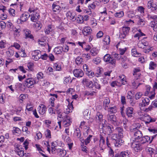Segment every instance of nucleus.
Segmentation results:
<instances>
[{
    "label": "nucleus",
    "instance_id": "nucleus-19",
    "mask_svg": "<svg viewBox=\"0 0 157 157\" xmlns=\"http://www.w3.org/2000/svg\"><path fill=\"white\" fill-rule=\"evenodd\" d=\"M38 109H39V113L40 114L43 115L46 112L47 108L43 104H41V105L39 106Z\"/></svg>",
    "mask_w": 157,
    "mask_h": 157
},
{
    "label": "nucleus",
    "instance_id": "nucleus-42",
    "mask_svg": "<svg viewBox=\"0 0 157 157\" xmlns=\"http://www.w3.org/2000/svg\"><path fill=\"white\" fill-rule=\"evenodd\" d=\"M156 64L154 62L151 61L149 64V69L154 70L156 67Z\"/></svg>",
    "mask_w": 157,
    "mask_h": 157
},
{
    "label": "nucleus",
    "instance_id": "nucleus-31",
    "mask_svg": "<svg viewBox=\"0 0 157 157\" xmlns=\"http://www.w3.org/2000/svg\"><path fill=\"white\" fill-rule=\"evenodd\" d=\"M100 140L99 143V146L100 148H102L103 145L105 143V139L100 134Z\"/></svg>",
    "mask_w": 157,
    "mask_h": 157
},
{
    "label": "nucleus",
    "instance_id": "nucleus-58",
    "mask_svg": "<svg viewBox=\"0 0 157 157\" xmlns=\"http://www.w3.org/2000/svg\"><path fill=\"white\" fill-rule=\"evenodd\" d=\"M147 18L148 19L157 20V15H147Z\"/></svg>",
    "mask_w": 157,
    "mask_h": 157
},
{
    "label": "nucleus",
    "instance_id": "nucleus-55",
    "mask_svg": "<svg viewBox=\"0 0 157 157\" xmlns=\"http://www.w3.org/2000/svg\"><path fill=\"white\" fill-rule=\"evenodd\" d=\"M84 117L86 119H88L90 117V114L89 113L88 110H86L83 113Z\"/></svg>",
    "mask_w": 157,
    "mask_h": 157
},
{
    "label": "nucleus",
    "instance_id": "nucleus-47",
    "mask_svg": "<svg viewBox=\"0 0 157 157\" xmlns=\"http://www.w3.org/2000/svg\"><path fill=\"white\" fill-rule=\"evenodd\" d=\"M107 131L109 132V134H110L112 133L114 130V128L112 125H109L107 126Z\"/></svg>",
    "mask_w": 157,
    "mask_h": 157
},
{
    "label": "nucleus",
    "instance_id": "nucleus-26",
    "mask_svg": "<svg viewBox=\"0 0 157 157\" xmlns=\"http://www.w3.org/2000/svg\"><path fill=\"white\" fill-rule=\"evenodd\" d=\"M83 59L80 57H78L75 60L76 64L78 66L82 65L83 62Z\"/></svg>",
    "mask_w": 157,
    "mask_h": 157
},
{
    "label": "nucleus",
    "instance_id": "nucleus-20",
    "mask_svg": "<svg viewBox=\"0 0 157 157\" xmlns=\"http://www.w3.org/2000/svg\"><path fill=\"white\" fill-rule=\"evenodd\" d=\"M141 140L139 141L141 144H144L147 143H149L150 140V137L148 136H145L141 137Z\"/></svg>",
    "mask_w": 157,
    "mask_h": 157
},
{
    "label": "nucleus",
    "instance_id": "nucleus-35",
    "mask_svg": "<svg viewBox=\"0 0 157 157\" xmlns=\"http://www.w3.org/2000/svg\"><path fill=\"white\" fill-rule=\"evenodd\" d=\"M12 131L14 134H20L21 133V130L17 127H14Z\"/></svg>",
    "mask_w": 157,
    "mask_h": 157
},
{
    "label": "nucleus",
    "instance_id": "nucleus-44",
    "mask_svg": "<svg viewBox=\"0 0 157 157\" xmlns=\"http://www.w3.org/2000/svg\"><path fill=\"white\" fill-rule=\"evenodd\" d=\"M68 109H67V111L66 112L67 113H69L72 111V110L73 108V105L72 104V102L70 104H69L67 106Z\"/></svg>",
    "mask_w": 157,
    "mask_h": 157
},
{
    "label": "nucleus",
    "instance_id": "nucleus-5",
    "mask_svg": "<svg viewBox=\"0 0 157 157\" xmlns=\"http://www.w3.org/2000/svg\"><path fill=\"white\" fill-rule=\"evenodd\" d=\"M83 85L89 88H93L94 85L93 82L88 79L86 78H83L81 82Z\"/></svg>",
    "mask_w": 157,
    "mask_h": 157
},
{
    "label": "nucleus",
    "instance_id": "nucleus-15",
    "mask_svg": "<svg viewBox=\"0 0 157 157\" xmlns=\"http://www.w3.org/2000/svg\"><path fill=\"white\" fill-rule=\"evenodd\" d=\"M150 100L148 98L142 99V101L139 104V106L143 107L148 105L149 104Z\"/></svg>",
    "mask_w": 157,
    "mask_h": 157
},
{
    "label": "nucleus",
    "instance_id": "nucleus-60",
    "mask_svg": "<svg viewBox=\"0 0 157 157\" xmlns=\"http://www.w3.org/2000/svg\"><path fill=\"white\" fill-rule=\"evenodd\" d=\"M56 142H52V147H51L52 148V153H53L54 151H55L56 149H57L56 148H55V147L56 146Z\"/></svg>",
    "mask_w": 157,
    "mask_h": 157
},
{
    "label": "nucleus",
    "instance_id": "nucleus-18",
    "mask_svg": "<svg viewBox=\"0 0 157 157\" xmlns=\"http://www.w3.org/2000/svg\"><path fill=\"white\" fill-rule=\"evenodd\" d=\"M74 136L77 138H79V140L81 142H82V141H83V139H82L81 137V135L80 131L79 128H77L75 129L74 131Z\"/></svg>",
    "mask_w": 157,
    "mask_h": 157
},
{
    "label": "nucleus",
    "instance_id": "nucleus-34",
    "mask_svg": "<svg viewBox=\"0 0 157 157\" xmlns=\"http://www.w3.org/2000/svg\"><path fill=\"white\" fill-rule=\"evenodd\" d=\"M62 47L59 46L55 48L54 49V52L56 54H60L62 53Z\"/></svg>",
    "mask_w": 157,
    "mask_h": 157
},
{
    "label": "nucleus",
    "instance_id": "nucleus-36",
    "mask_svg": "<svg viewBox=\"0 0 157 157\" xmlns=\"http://www.w3.org/2000/svg\"><path fill=\"white\" fill-rule=\"evenodd\" d=\"M92 135H89L87 138L85 140H83V141H82V142L83 143L84 142L85 145H87L90 143L91 139L92 138Z\"/></svg>",
    "mask_w": 157,
    "mask_h": 157
},
{
    "label": "nucleus",
    "instance_id": "nucleus-37",
    "mask_svg": "<svg viewBox=\"0 0 157 157\" xmlns=\"http://www.w3.org/2000/svg\"><path fill=\"white\" fill-rule=\"evenodd\" d=\"M132 55L135 57H138L140 56L141 54L137 52L136 50L135 49H133L132 50Z\"/></svg>",
    "mask_w": 157,
    "mask_h": 157
},
{
    "label": "nucleus",
    "instance_id": "nucleus-6",
    "mask_svg": "<svg viewBox=\"0 0 157 157\" xmlns=\"http://www.w3.org/2000/svg\"><path fill=\"white\" fill-rule=\"evenodd\" d=\"M32 58L35 60H38L41 56V52L38 50H35L32 52Z\"/></svg>",
    "mask_w": 157,
    "mask_h": 157
},
{
    "label": "nucleus",
    "instance_id": "nucleus-39",
    "mask_svg": "<svg viewBox=\"0 0 157 157\" xmlns=\"http://www.w3.org/2000/svg\"><path fill=\"white\" fill-rule=\"evenodd\" d=\"M34 26L39 29H40L42 27V25L38 21L37 22H35L34 24Z\"/></svg>",
    "mask_w": 157,
    "mask_h": 157
},
{
    "label": "nucleus",
    "instance_id": "nucleus-9",
    "mask_svg": "<svg viewBox=\"0 0 157 157\" xmlns=\"http://www.w3.org/2000/svg\"><path fill=\"white\" fill-rule=\"evenodd\" d=\"M146 38H144L142 39H141L140 41L137 44V46L138 47L144 48L145 47L147 46L148 45V42L146 41L145 39Z\"/></svg>",
    "mask_w": 157,
    "mask_h": 157
},
{
    "label": "nucleus",
    "instance_id": "nucleus-51",
    "mask_svg": "<svg viewBox=\"0 0 157 157\" xmlns=\"http://www.w3.org/2000/svg\"><path fill=\"white\" fill-rule=\"evenodd\" d=\"M43 74L41 72H39L36 75L37 81H38L43 78Z\"/></svg>",
    "mask_w": 157,
    "mask_h": 157
},
{
    "label": "nucleus",
    "instance_id": "nucleus-45",
    "mask_svg": "<svg viewBox=\"0 0 157 157\" xmlns=\"http://www.w3.org/2000/svg\"><path fill=\"white\" fill-rule=\"evenodd\" d=\"M52 10L54 12H56L57 10H59L60 7L58 5H56L55 3H53L52 5Z\"/></svg>",
    "mask_w": 157,
    "mask_h": 157
},
{
    "label": "nucleus",
    "instance_id": "nucleus-52",
    "mask_svg": "<svg viewBox=\"0 0 157 157\" xmlns=\"http://www.w3.org/2000/svg\"><path fill=\"white\" fill-rule=\"evenodd\" d=\"M6 53L8 56L11 57L14 55V52L13 50L10 49L6 52Z\"/></svg>",
    "mask_w": 157,
    "mask_h": 157
},
{
    "label": "nucleus",
    "instance_id": "nucleus-43",
    "mask_svg": "<svg viewBox=\"0 0 157 157\" xmlns=\"http://www.w3.org/2000/svg\"><path fill=\"white\" fill-rule=\"evenodd\" d=\"M30 15L28 13H23L21 17L22 19L25 20H27L30 17Z\"/></svg>",
    "mask_w": 157,
    "mask_h": 157
},
{
    "label": "nucleus",
    "instance_id": "nucleus-33",
    "mask_svg": "<svg viewBox=\"0 0 157 157\" xmlns=\"http://www.w3.org/2000/svg\"><path fill=\"white\" fill-rule=\"evenodd\" d=\"M108 111L109 113H115L117 112V109L116 106L110 107L108 109Z\"/></svg>",
    "mask_w": 157,
    "mask_h": 157
},
{
    "label": "nucleus",
    "instance_id": "nucleus-12",
    "mask_svg": "<svg viewBox=\"0 0 157 157\" xmlns=\"http://www.w3.org/2000/svg\"><path fill=\"white\" fill-rule=\"evenodd\" d=\"M130 28L128 27H123L122 29V33L120 35V37L121 38L124 39L128 33Z\"/></svg>",
    "mask_w": 157,
    "mask_h": 157
},
{
    "label": "nucleus",
    "instance_id": "nucleus-62",
    "mask_svg": "<svg viewBox=\"0 0 157 157\" xmlns=\"http://www.w3.org/2000/svg\"><path fill=\"white\" fill-rule=\"evenodd\" d=\"M137 10L139 12L143 15V13H144V8L143 7L139 6L138 7Z\"/></svg>",
    "mask_w": 157,
    "mask_h": 157
},
{
    "label": "nucleus",
    "instance_id": "nucleus-57",
    "mask_svg": "<svg viewBox=\"0 0 157 157\" xmlns=\"http://www.w3.org/2000/svg\"><path fill=\"white\" fill-rule=\"evenodd\" d=\"M83 68L84 71L87 72V73H89L90 69H89L88 65L86 64H84L83 66Z\"/></svg>",
    "mask_w": 157,
    "mask_h": 157
},
{
    "label": "nucleus",
    "instance_id": "nucleus-8",
    "mask_svg": "<svg viewBox=\"0 0 157 157\" xmlns=\"http://www.w3.org/2000/svg\"><path fill=\"white\" fill-rule=\"evenodd\" d=\"M73 72L74 76L78 78L82 77L84 74L83 71L80 69H74Z\"/></svg>",
    "mask_w": 157,
    "mask_h": 157
},
{
    "label": "nucleus",
    "instance_id": "nucleus-49",
    "mask_svg": "<svg viewBox=\"0 0 157 157\" xmlns=\"http://www.w3.org/2000/svg\"><path fill=\"white\" fill-rule=\"evenodd\" d=\"M45 134L46 136V137L47 138H51V131L50 130L48 129H47L45 132Z\"/></svg>",
    "mask_w": 157,
    "mask_h": 157
},
{
    "label": "nucleus",
    "instance_id": "nucleus-2",
    "mask_svg": "<svg viewBox=\"0 0 157 157\" xmlns=\"http://www.w3.org/2000/svg\"><path fill=\"white\" fill-rule=\"evenodd\" d=\"M38 81H37L36 78L28 77L26 78L23 83L24 86L29 88H32L34 84L38 82Z\"/></svg>",
    "mask_w": 157,
    "mask_h": 157
},
{
    "label": "nucleus",
    "instance_id": "nucleus-63",
    "mask_svg": "<svg viewBox=\"0 0 157 157\" xmlns=\"http://www.w3.org/2000/svg\"><path fill=\"white\" fill-rule=\"evenodd\" d=\"M53 67L56 70L59 71L61 69V67L57 63H55L53 65Z\"/></svg>",
    "mask_w": 157,
    "mask_h": 157
},
{
    "label": "nucleus",
    "instance_id": "nucleus-23",
    "mask_svg": "<svg viewBox=\"0 0 157 157\" xmlns=\"http://www.w3.org/2000/svg\"><path fill=\"white\" fill-rule=\"evenodd\" d=\"M134 132V135L136 139H140L141 137L143 136L142 132L139 130H137Z\"/></svg>",
    "mask_w": 157,
    "mask_h": 157
},
{
    "label": "nucleus",
    "instance_id": "nucleus-21",
    "mask_svg": "<svg viewBox=\"0 0 157 157\" xmlns=\"http://www.w3.org/2000/svg\"><path fill=\"white\" fill-rule=\"evenodd\" d=\"M133 109L132 107H128L126 109V112L127 116L129 117L133 116Z\"/></svg>",
    "mask_w": 157,
    "mask_h": 157
},
{
    "label": "nucleus",
    "instance_id": "nucleus-4",
    "mask_svg": "<svg viewBox=\"0 0 157 157\" xmlns=\"http://www.w3.org/2000/svg\"><path fill=\"white\" fill-rule=\"evenodd\" d=\"M131 147L137 152L140 151L142 148L141 145L139 141H134L132 143Z\"/></svg>",
    "mask_w": 157,
    "mask_h": 157
},
{
    "label": "nucleus",
    "instance_id": "nucleus-38",
    "mask_svg": "<svg viewBox=\"0 0 157 157\" xmlns=\"http://www.w3.org/2000/svg\"><path fill=\"white\" fill-rule=\"evenodd\" d=\"M119 60H120L121 63H124L125 62H128V59L125 56H123L119 59Z\"/></svg>",
    "mask_w": 157,
    "mask_h": 157
},
{
    "label": "nucleus",
    "instance_id": "nucleus-53",
    "mask_svg": "<svg viewBox=\"0 0 157 157\" xmlns=\"http://www.w3.org/2000/svg\"><path fill=\"white\" fill-rule=\"evenodd\" d=\"M6 99L5 95L2 94H0V103H3L4 102Z\"/></svg>",
    "mask_w": 157,
    "mask_h": 157
},
{
    "label": "nucleus",
    "instance_id": "nucleus-22",
    "mask_svg": "<svg viewBox=\"0 0 157 157\" xmlns=\"http://www.w3.org/2000/svg\"><path fill=\"white\" fill-rule=\"evenodd\" d=\"M33 109V105L31 103H28L26 104V109L25 112L26 115L29 114V113L28 112L32 111Z\"/></svg>",
    "mask_w": 157,
    "mask_h": 157
},
{
    "label": "nucleus",
    "instance_id": "nucleus-56",
    "mask_svg": "<svg viewBox=\"0 0 157 157\" xmlns=\"http://www.w3.org/2000/svg\"><path fill=\"white\" fill-rule=\"evenodd\" d=\"M124 15V12L123 11H120L119 12L116 13L115 14L116 17H121Z\"/></svg>",
    "mask_w": 157,
    "mask_h": 157
},
{
    "label": "nucleus",
    "instance_id": "nucleus-25",
    "mask_svg": "<svg viewBox=\"0 0 157 157\" xmlns=\"http://www.w3.org/2000/svg\"><path fill=\"white\" fill-rule=\"evenodd\" d=\"M129 154L128 152H121L119 154H116L115 157H129Z\"/></svg>",
    "mask_w": 157,
    "mask_h": 157
},
{
    "label": "nucleus",
    "instance_id": "nucleus-3",
    "mask_svg": "<svg viewBox=\"0 0 157 157\" xmlns=\"http://www.w3.org/2000/svg\"><path fill=\"white\" fill-rule=\"evenodd\" d=\"M103 59L105 62L112 65H115L116 64V59L113 57L111 56L109 54H106L103 57Z\"/></svg>",
    "mask_w": 157,
    "mask_h": 157
},
{
    "label": "nucleus",
    "instance_id": "nucleus-40",
    "mask_svg": "<svg viewBox=\"0 0 157 157\" xmlns=\"http://www.w3.org/2000/svg\"><path fill=\"white\" fill-rule=\"evenodd\" d=\"M145 34L142 33L140 30L139 31V33H136L134 36V37H138V40H140V37L142 36H145Z\"/></svg>",
    "mask_w": 157,
    "mask_h": 157
},
{
    "label": "nucleus",
    "instance_id": "nucleus-30",
    "mask_svg": "<svg viewBox=\"0 0 157 157\" xmlns=\"http://www.w3.org/2000/svg\"><path fill=\"white\" fill-rule=\"evenodd\" d=\"M53 30V29L52 28V26L50 25H48L47 27H45V33L46 34H49Z\"/></svg>",
    "mask_w": 157,
    "mask_h": 157
},
{
    "label": "nucleus",
    "instance_id": "nucleus-48",
    "mask_svg": "<svg viewBox=\"0 0 157 157\" xmlns=\"http://www.w3.org/2000/svg\"><path fill=\"white\" fill-rule=\"evenodd\" d=\"M143 95V94L142 93L138 92L135 94V98L136 100H138Z\"/></svg>",
    "mask_w": 157,
    "mask_h": 157
},
{
    "label": "nucleus",
    "instance_id": "nucleus-59",
    "mask_svg": "<svg viewBox=\"0 0 157 157\" xmlns=\"http://www.w3.org/2000/svg\"><path fill=\"white\" fill-rule=\"evenodd\" d=\"M154 4V3H153V0H149V1H148L147 3V8L148 9H151L153 6V5Z\"/></svg>",
    "mask_w": 157,
    "mask_h": 157
},
{
    "label": "nucleus",
    "instance_id": "nucleus-32",
    "mask_svg": "<svg viewBox=\"0 0 157 157\" xmlns=\"http://www.w3.org/2000/svg\"><path fill=\"white\" fill-rule=\"evenodd\" d=\"M31 20H37L39 19V17L40 16V15L38 13L36 12H35V13H32L31 14Z\"/></svg>",
    "mask_w": 157,
    "mask_h": 157
},
{
    "label": "nucleus",
    "instance_id": "nucleus-27",
    "mask_svg": "<svg viewBox=\"0 0 157 157\" xmlns=\"http://www.w3.org/2000/svg\"><path fill=\"white\" fill-rule=\"evenodd\" d=\"M26 38L32 39L33 38V35L31 34L30 31L28 29H25L24 30Z\"/></svg>",
    "mask_w": 157,
    "mask_h": 157
},
{
    "label": "nucleus",
    "instance_id": "nucleus-1",
    "mask_svg": "<svg viewBox=\"0 0 157 157\" xmlns=\"http://www.w3.org/2000/svg\"><path fill=\"white\" fill-rule=\"evenodd\" d=\"M111 138L116 147H120L123 143L124 141L121 139L122 138H120L119 135L117 134H113L110 135Z\"/></svg>",
    "mask_w": 157,
    "mask_h": 157
},
{
    "label": "nucleus",
    "instance_id": "nucleus-10",
    "mask_svg": "<svg viewBox=\"0 0 157 157\" xmlns=\"http://www.w3.org/2000/svg\"><path fill=\"white\" fill-rule=\"evenodd\" d=\"M141 126L140 124L134 123L130 127V130L131 132H134L137 130H139Z\"/></svg>",
    "mask_w": 157,
    "mask_h": 157
},
{
    "label": "nucleus",
    "instance_id": "nucleus-46",
    "mask_svg": "<svg viewBox=\"0 0 157 157\" xmlns=\"http://www.w3.org/2000/svg\"><path fill=\"white\" fill-rule=\"evenodd\" d=\"M21 29H17L15 28V29L14 31V35L16 36H18L20 35Z\"/></svg>",
    "mask_w": 157,
    "mask_h": 157
},
{
    "label": "nucleus",
    "instance_id": "nucleus-54",
    "mask_svg": "<svg viewBox=\"0 0 157 157\" xmlns=\"http://www.w3.org/2000/svg\"><path fill=\"white\" fill-rule=\"evenodd\" d=\"M90 53L91 55L93 56H94L97 54V52L96 50V49L94 48L90 50Z\"/></svg>",
    "mask_w": 157,
    "mask_h": 157
},
{
    "label": "nucleus",
    "instance_id": "nucleus-14",
    "mask_svg": "<svg viewBox=\"0 0 157 157\" xmlns=\"http://www.w3.org/2000/svg\"><path fill=\"white\" fill-rule=\"evenodd\" d=\"M95 119L96 123L100 124L103 121V116L101 113L99 112H97L95 117Z\"/></svg>",
    "mask_w": 157,
    "mask_h": 157
},
{
    "label": "nucleus",
    "instance_id": "nucleus-41",
    "mask_svg": "<svg viewBox=\"0 0 157 157\" xmlns=\"http://www.w3.org/2000/svg\"><path fill=\"white\" fill-rule=\"evenodd\" d=\"M134 93L133 92L131 91L128 92L127 98L128 99H131L134 97Z\"/></svg>",
    "mask_w": 157,
    "mask_h": 157
},
{
    "label": "nucleus",
    "instance_id": "nucleus-11",
    "mask_svg": "<svg viewBox=\"0 0 157 157\" xmlns=\"http://www.w3.org/2000/svg\"><path fill=\"white\" fill-rule=\"evenodd\" d=\"M142 118L145 121L146 124H149L150 122H154L155 119H152L148 115L144 113Z\"/></svg>",
    "mask_w": 157,
    "mask_h": 157
},
{
    "label": "nucleus",
    "instance_id": "nucleus-7",
    "mask_svg": "<svg viewBox=\"0 0 157 157\" xmlns=\"http://www.w3.org/2000/svg\"><path fill=\"white\" fill-rule=\"evenodd\" d=\"M63 124L64 127H67L70 126L71 123L70 117L66 115L63 119Z\"/></svg>",
    "mask_w": 157,
    "mask_h": 157
},
{
    "label": "nucleus",
    "instance_id": "nucleus-64",
    "mask_svg": "<svg viewBox=\"0 0 157 157\" xmlns=\"http://www.w3.org/2000/svg\"><path fill=\"white\" fill-rule=\"evenodd\" d=\"M9 12L10 15L13 16H14L15 15V10L13 9H10L9 10Z\"/></svg>",
    "mask_w": 157,
    "mask_h": 157
},
{
    "label": "nucleus",
    "instance_id": "nucleus-28",
    "mask_svg": "<svg viewBox=\"0 0 157 157\" xmlns=\"http://www.w3.org/2000/svg\"><path fill=\"white\" fill-rule=\"evenodd\" d=\"M66 15L67 19H69V20H72L74 18L75 14L74 13L68 11L66 14Z\"/></svg>",
    "mask_w": 157,
    "mask_h": 157
},
{
    "label": "nucleus",
    "instance_id": "nucleus-61",
    "mask_svg": "<svg viewBox=\"0 0 157 157\" xmlns=\"http://www.w3.org/2000/svg\"><path fill=\"white\" fill-rule=\"evenodd\" d=\"M101 62L100 59L99 57H97L93 59V62L96 64L99 63Z\"/></svg>",
    "mask_w": 157,
    "mask_h": 157
},
{
    "label": "nucleus",
    "instance_id": "nucleus-17",
    "mask_svg": "<svg viewBox=\"0 0 157 157\" xmlns=\"http://www.w3.org/2000/svg\"><path fill=\"white\" fill-rule=\"evenodd\" d=\"M57 152L58 155L60 157L64 156L66 154V150L63 149L58 148L56 149L55 151H54L53 153H56Z\"/></svg>",
    "mask_w": 157,
    "mask_h": 157
},
{
    "label": "nucleus",
    "instance_id": "nucleus-50",
    "mask_svg": "<svg viewBox=\"0 0 157 157\" xmlns=\"http://www.w3.org/2000/svg\"><path fill=\"white\" fill-rule=\"evenodd\" d=\"M104 11L103 12H101V14L102 15L101 16V17L102 18V17H103V18L105 19L106 18V17L107 16V13L106 12V8L105 7L104 8Z\"/></svg>",
    "mask_w": 157,
    "mask_h": 157
},
{
    "label": "nucleus",
    "instance_id": "nucleus-24",
    "mask_svg": "<svg viewBox=\"0 0 157 157\" xmlns=\"http://www.w3.org/2000/svg\"><path fill=\"white\" fill-rule=\"evenodd\" d=\"M150 25L155 31H157V20H153L151 22Z\"/></svg>",
    "mask_w": 157,
    "mask_h": 157
},
{
    "label": "nucleus",
    "instance_id": "nucleus-13",
    "mask_svg": "<svg viewBox=\"0 0 157 157\" xmlns=\"http://www.w3.org/2000/svg\"><path fill=\"white\" fill-rule=\"evenodd\" d=\"M92 29L89 27H84L82 30V33L84 36H87L92 34Z\"/></svg>",
    "mask_w": 157,
    "mask_h": 157
},
{
    "label": "nucleus",
    "instance_id": "nucleus-29",
    "mask_svg": "<svg viewBox=\"0 0 157 157\" xmlns=\"http://www.w3.org/2000/svg\"><path fill=\"white\" fill-rule=\"evenodd\" d=\"M115 130L118 132V135L121 138H123V130L122 128L120 127H117L116 128Z\"/></svg>",
    "mask_w": 157,
    "mask_h": 157
},
{
    "label": "nucleus",
    "instance_id": "nucleus-16",
    "mask_svg": "<svg viewBox=\"0 0 157 157\" xmlns=\"http://www.w3.org/2000/svg\"><path fill=\"white\" fill-rule=\"evenodd\" d=\"M107 118L112 123L114 124L116 121V117L114 114L109 113L107 115Z\"/></svg>",
    "mask_w": 157,
    "mask_h": 157
}]
</instances>
